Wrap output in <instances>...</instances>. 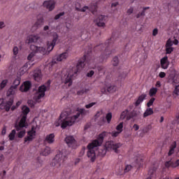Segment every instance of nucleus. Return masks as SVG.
<instances>
[{"instance_id": "a18cd8bd", "label": "nucleus", "mask_w": 179, "mask_h": 179, "mask_svg": "<svg viewBox=\"0 0 179 179\" xmlns=\"http://www.w3.org/2000/svg\"><path fill=\"white\" fill-rule=\"evenodd\" d=\"M173 41H171V39H169L167 41H166V47H171L173 46Z\"/></svg>"}, {"instance_id": "8fccbe9b", "label": "nucleus", "mask_w": 179, "mask_h": 179, "mask_svg": "<svg viewBox=\"0 0 179 179\" xmlns=\"http://www.w3.org/2000/svg\"><path fill=\"white\" fill-rule=\"evenodd\" d=\"M120 134H121V132L114 131L111 133V135H112V136L117 138V136H118V135H120Z\"/></svg>"}, {"instance_id": "5701e85b", "label": "nucleus", "mask_w": 179, "mask_h": 179, "mask_svg": "<svg viewBox=\"0 0 179 179\" xmlns=\"http://www.w3.org/2000/svg\"><path fill=\"white\" fill-rule=\"evenodd\" d=\"M16 90H17V88H16L13 85H11V87L8 89L7 92L8 97H9V96H13V94L16 93Z\"/></svg>"}, {"instance_id": "09e8293b", "label": "nucleus", "mask_w": 179, "mask_h": 179, "mask_svg": "<svg viewBox=\"0 0 179 179\" xmlns=\"http://www.w3.org/2000/svg\"><path fill=\"white\" fill-rule=\"evenodd\" d=\"M166 54H171V52H173V48L166 47Z\"/></svg>"}, {"instance_id": "9b49d317", "label": "nucleus", "mask_w": 179, "mask_h": 179, "mask_svg": "<svg viewBox=\"0 0 179 179\" xmlns=\"http://www.w3.org/2000/svg\"><path fill=\"white\" fill-rule=\"evenodd\" d=\"M69 57V53H68V51H66L64 52H62L59 55H58L56 58H55L52 60V64H57V62H62V61H65L66 58Z\"/></svg>"}, {"instance_id": "37998d69", "label": "nucleus", "mask_w": 179, "mask_h": 179, "mask_svg": "<svg viewBox=\"0 0 179 179\" xmlns=\"http://www.w3.org/2000/svg\"><path fill=\"white\" fill-rule=\"evenodd\" d=\"M8 83V80H3L1 83V88L3 89V87H5V86H6Z\"/></svg>"}, {"instance_id": "423d86ee", "label": "nucleus", "mask_w": 179, "mask_h": 179, "mask_svg": "<svg viewBox=\"0 0 179 179\" xmlns=\"http://www.w3.org/2000/svg\"><path fill=\"white\" fill-rule=\"evenodd\" d=\"M111 47H113V45L110 41H108L104 44L99 45V48H101L102 51H105L103 54L101 55V59L99 60V62H104V59L108 58V55H111V54L114 52V50H111Z\"/></svg>"}, {"instance_id": "39448f33", "label": "nucleus", "mask_w": 179, "mask_h": 179, "mask_svg": "<svg viewBox=\"0 0 179 179\" xmlns=\"http://www.w3.org/2000/svg\"><path fill=\"white\" fill-rule=\"evenodd\" d=\"M22 113L23 116L18 123H15V128L16 131H22V128H27L29 124L26 122V120H27V114L30 113V108L26 106H22Z\"/></svg>"}, {"instance_id": "052dcab7", "label": "nucleus", "mask_w": 179, "mask_h": 179, "mask_svg": "<svg viewBox=\"0 0 179 179\" xmlns=\"http://www.w3.org/2000/svg\"><path fill=\"white\" fill-rule=\"evenodd\" d=\"M133 128H134V131H138V129H139V125L134 124L133 126Z\"/></svg>"}, {"instance_id": "864d4df0", "label": "nucleus", "mask_w": 179, "mask_h": 179, "mask_svg": "<svg viewBox=\"0 0 179 179\" xmlns=\"http://www.w3.org/2000/svg\"><path fill=\"white\" fill-rule=\"evenodd\" d=\"M148 131H150V126H147V127H145L143 129V132L144 134H148Z\"/></svg>"}, {"instance_id": "13d9d810", "label": "nucleus", "mask_w": 179, "mask_h": 179, "mask_svg": "<svg viewBox=\"0 0 179 179\" xmlns=\"http://www.w3.org/2000/svg\"><path fill=\"white\" fill-rule=\"evenodd\" d=\"M159 78H165L166 77V73L160 72L159 74Z\"/></svg>"}, {"instance_id": "774afa93", "label": "nucleus", "mask_w": 179, "mask_h": 179, "mask_svg": "<svg viewBox=\"0 0 179 179\" xmlns=\"http://www.w3.org/2000/svg\"><path fill=\"white\" fill-rule=\"evenodd\" d=\"M178 166H179V159L176 161L175 165H173V167H178Z\"/></svg>"}, {"instance_id": "473e14b6", "label": "nucleus", "mask_w": 179, "mask_h": 179, "mask_svg": "<svg viewBox=\"0 0 179 179\" xmlns=\"http://www.w3.org/2000/svg\"><path fill=\"white\" fill-rule=\"evenodd\" d=\"M15 136H16V130L13 129L8 135V138H9L10 141H14Z\"/></svg>"}, {"instance_id": "f257e3e1", "label": "nucleus", "mask_w": 179, "mask_h": 179, "mask_svg": "<svg viewBox=\"0 0 179 179\" xmlns=\"http://www.w3.org/2000/svg\"><path fill=\"white\" fill-rule=\"evenodd\" d=\"M105 135L106 132L102 133L99 135L98 139L94 140L87 145L88 151L87 155L90 159L91 162H94V160H96V153H98V155L101 156V157H104V156H106L107 150H113L115 153H120V150H118V149H120L122 145L114 141H108L106 143V146L101 147V148H99L98 150L94 151V148H97V146H100V145L103 143Z\"/></svg>"}, {"instance_id": "f3484780", "label": "nucleus", "mask_w": 179, "mask_h": 179, "mask_svg": "<svg viewBox=\"0 0 179 179\" xmlns=\"http://www.w3.org/2000/svg\"><path fill=\"white\" fill-rule=\"evenodd\" d=\"M117 90V88L115 87V86L113 85H110L106 88H103L101 90V92L102 93H114V92H115V90Z\"/></svg>"}, {"instance_id": "79ce46f5", "label": "nucleus", "mask_w": 179, "mask_h": 179, "mask_svg": "<svg viewBox=\"0 0 179 179\" xmlns=\"http://www.w3.org/2000/svg\"><path fill=\"white\" fill-rule=\"evenodd\" d=\"M156 100V99L155 98H151L150 99V101H148V103H147V106L148 107H150V106H153V103H155V101Z\"/></svg>"}, {"instance_id": "2eb2a0df", "label": "nucleus", "mask_w": 179, "mask_h": 179, "mask_svg": "<svg viewBox=\"0 0 179 179\" xmlns=\"http://www.w3.org/2000/svg\"><path fill=\"white\" fill-rule=\"evenodd\" d=\"M43 6L49 10H52L55 8V3L52 1H45L43 2Z\"/></svg>"}, {"instance_id": "a878e982", "label": "nucleus", "mask_w": 179, "mask_h": 179, "mask_svg": "<svg viewBox=\"0 0 179 179\" xmlns=\"http://www.w3.org/2000/svg\"><path fill=\"white\" fill-rule=\"evenodd\" d=\"M51 153V148L50 147H46L41 151V155L42 156H48Z\"/></svg>"}, {"instance_id": "c756f323", "label": "nucleus", "mask_w": 179, "mask_h": 179, "mask_svg": "<svg viewBox=\"0 0 179 179\" xmlns=\"http://www.w3.org/2000/svg\"><path fill=\"white\" fill-rule=\"evenodd\" d=\"M152 114H153V109L148 108L145 111L143 114V117H149V115H152Z\"/></svg>"}, {"instance_id": "bb28decb", "label": "nucleus", "mask_w": 179, "mask_h": 179, "mask_svg": "<svg viewBox=\"0 0 179 179\" xmlns=\"http://www.w3.org/2000/svg\"><path fill=\"white\" fill-rule=\"evenodd\" d=\"M125 78H127V72L124 71H119L118 73V76H117V80L121 81V80H124V79H125Z\"/></svg>"}, {"instance_id": "58836bf2", "label": "nucleus", "mask_w": 179, "mask_h": 179, "mask_svg": "<svg viewBox=\"0 0 179 179\" xmlns=\"http://www.w3.org/2000/svg\"><path fill=\"white\" fill-rule=\"evenodd\" d=\"M118 62H119L118 57H115L112 61V64H113V66H117V65H118Z\"/></svg>"}, {"instance_id": "338daca9", "label": "nucleus", "mask_w": 179, "mask_h": 179, "mask_svg": "<svg viewBox=\"0 0 179 179\" xmlns=\"http://www.w3.org/2000/svg\"><path fill=\"white\" fill-rule=\"evenodd\" d=\"M155 86L156 87H160V86H162V83H160V81H157Z\"/></svg>"}, {"instance_id": "ea45409f", "label": "nucleus", "mask_w": 179, "mask_h": 179, "mask_svg": "<svg viewBox=\"0 0 179 179\" xmlns=\"http://www.w3.org/2000/svg\"><path fill=\"white\" fill-rule=\"evenodd\" d=\"M111 118H113V114H111V113H108L106 115V120H107L108 124H110V122H111Z\"/></svg>"}, {"instance_id": "ddd939ff", "label": "nucleus", "mask_w": 179, "mask_h": 179, "mask_svg": "<svg viewBox=\"0 0 179 179\" xmlns=\"http://www.w3.org/2000/svg\"><path fill=\"white\" fill-rule=\"evenodd\" d=\"M106 17L105 15H99L96 20V26L99 27H104V26H106V23H104V22H106Z\"/></svg>"}, {"instance_id": "9d476101", "label": "nucleus", "mask_w": 179, "mask_h": 179, "mask_svg": "<svg viewBox=\"0 0 179 179\" xmlns=\"http://www.w3.org/2000/svg\"><path fill=\"white\" fill-rule=\"evenodd\" d=\"M65 142L68 145L69 148H72V149H76L78 146V143L73 136H68L65 138Z\"/></svg>"}, {"instance_id": "e433bc0d", "label": "nucleus", "mask_w": 179, "mask_h": 179, "mask_svg": "<svg viewBox=\"0 0 179 179\" xmlns=\"http://www.w3.org/2000/svg\"><path fill=\"white\" fill-rule=\"evenodd\" d=\"M122 128H124V123L123 122H120L117 127H116V129L117 131L119 132H122Z\"/></svg>"}, {"instance_id": "f03ea898", "label": "nucleus", "mask_w": 179, "mask_h": 179, "mask_svg": "<svg viewBox=\"0 0 179 179\" xmlns=\"http://www.w3.org/2000/svg\"><path fill=\"white\" fill-rule=\"evenodd\" d=\"M86 65V56H84L83 59L79 60L76 66L72 67L71 72L70 73L64 75L62 80L64 85H67L69 87L72 86V80H73V76L80 72Z\"/></svg>"}, {"instance_id": "c85d7f7f", "label": "nucleus", "mask_w": 179, "mask_h": 179, "mask_svg": "<svg viewBox=\"0 0 179 179\" xmlns=\"http://www.w3.org/2000/svg\"><path fill=\"white\" fill-rule=\"evenodd\" d=\"M43 24H44V21L43 18H40L36 22V23L34 25V27H36V28L41 27Z\"/></svg>"}, {"instance_id": "4468645a", "label": "nucleus", "mask_w": 179, "mask_h": 179, "mask_svg": "<svg viewBox=\"0 0 179 179\" xmlns=\"http://www.w3.org/2000/svg\"><path fill=\"white\" fill-rule=\"evenodd\" d=\"M30 87H31V83L30 81H25L24 84L20 86V92H29Z\"/></svg>"}, {"instance_id": "4be33fe9", "label": "nucleus", "mask_w": 179, "mask_h": 179, "mask_svg": "<svg viewBox=\"0 0 179 179\" xmlns=\"http://www.w3.org/2000/svg\"><path fill=\"white\" fill-rule=\"evenodd\" d=\"M54 138H55L54 134H50L46 136L45 142H47L48 143H54Z\"/></svg>"}, {"instance_id": "a211bd4d", "label": "nucleus", "mask_w": 179, "mask_h": 179, "mask_svg": "<svg viewBox=\"0 0 179 179\" xmlns=\"http://www.w3.org/2000/svg\"><path fill=\"white\" fill-rule=\"evenodd\" d=\"M12 104H13V96L10 97V99L4 103V110L6 111H9L10 110V107H12Z\"/></svg>"}, {"instance_id": "72a5a7b5", "label": "nucleus", "mask_w": 179, "mask_h": 179, "mask_svg": "<svg viewBox=\"0 0 179 179\" xmlns=\"http://www.w3.org/2000/svg\"><path fill=\"white\" fill-rule=\"evenodd\" d=\"M156 93H157V88L156 87H152L150 90L149 92V96L150 97H153V96H155L156 94Z\"/></svg>"}, {"instance_id": "1a4fd4ad", "label": "nucleus", "mask_w": 179, "mask_h": 179, "mask_svg": "<svg viewBox=\"0 0 179 179\" xmlns=\"http://www.w3.org/2000/svg\"><path fill=\"white\" fill-rule=\"evenodd\" d=\"M27 136L24 138V143H30L36 138V128L31 127V129L27 132Z\"/></svg>"}, {"instance_id": "f8f14e48", "label": "nucleus", "mask_w": 179, "mask_h": 179, "mask_svg": "<svg viewBox=\"0 0 179 179\" xmlns=\"http://www.w3.org/2000/svg\"><path fill=\"white\" fill-rule=\"evenodd\" d=\"M30 49L32 50L33 51L27 57V59L29 61H31V59H33V57L36 55V52H38V51H43V50H44V48H38L34 45H31Z\"/></svg>"}, {"instance_id": "dca6fc26", "label": "nucleus", "mask_w": 179, "mask_h": 179, "mask_svg": "<svg viewBox=\"0 0 179 179\" xmlns=\"http://www.w3.org/2000/svg\"><path fill=\"white\" fill-rule=\"evenodd\" d=\"M169 57L165 56L161 59V66L163 69H167V68H169Z\"/></svg>"}, {"instance_id": "4c0bfd02", "label": "nucleus", "mask_w": 179, "mask_h": 179, "mask_svg": "<svg viewBox=\"0 0 179 179\" xmlns=\"http://www.w3.org/2000/svg\"><path fill=\"white\" fill-rule=\"evenodd\" d=\"M127 115H128V110H124L121 115H120V119L121 120H125V117H127Z\"/></svg>"}, {"instance_id": "393cba45", "label": "nucleus", "mask_w": 179, "mask_h": 179, "mask_svg": "<svg viewBox=\"0 0 179 179\" xmlns=\"http://www.w3.org/2000/svg\"><path fill=\"white\" fill-rule=\"evenodd\" d=\"M146 96H147L146 94H143L140 96H138V99L135 103L136 107H138V106H139V104H141V103L143 101L144 99H146Z\"/></svg>"}, {"instance_id": "c03bdc74", "label": "nucleus", "mask_w": 179, "mask_h": 179, "mask_svg": "<svg viewBox=\"0 0 179 179\" xmlns=\"http://www.w3.org/2000/svg\"><path fill=\"white\" fill-rule=\"evenodd\" d=\"M65 26H66V28L69 30V29H71L72 28V24H71V21L69 22H66L65 23Z\"/></svg>"}, {"instance_id": "6e6d98bb", "label": "nucleus", "mask_w": 179, "mask_h": 179, "mask_svg": "<svg viewBox=\"0 0 179 179\" xmlns=\"http://www.w3.org/2000/svg\"><path fill=\"white\" fill-rule=\"evenodd\" d=\"M13 54L14 55H17L18 52H19V48L17 47H14L13 48Z\"/></svg>"}, {"instance_id": "de8ad7c7", "label": "nucleus", "mask_w": 179, "mask_h": 179, "mask_svg": "<svg viewBox=\"0 0 179 179\" xmlns=\"http://www.w3.org/2000/svg\"><path fill=\"white\" fill-rule=\"evenodd\" d=\"M141 16H145V10H143L142 12L138 13L136 15V17L137 19H139V17H141Z\"/></svg>"}, {"instance_id": "a19ab883", "label": "nucleus", "mask_w": 179, "mask_h": 179, "mask_svg": "<svg viewBox=\"0 0 179 179\" xmlns=\"http://www.w3.org/2000/svg\"><path fill=\"white\" fill-rule=\"evenodd\" d=\"M65 15V12L59 13V14L56 15L55 16V20H58L61 17L64 16Z\"/></svg>"}, {"instance_id": "3c124183", "label": "nucleus", "mask_w": 179, "mask_h": 179, "mask_svg": "<svg viewBox=\"0 0 179 179\" xmlns=\"http://www.w3.org/2000/svg\"><path fill=\"white\" fill-rule=\"evenodd\" d=\"M94 75V71L93 70H91L90 72L87 73V78H92Z\"/></svg>"}, {"instance_id": "aec40b11", "label": "nucleus", "mask_w": 179, "mask_h": 179, "mask_svg": "<svg viewBox=\"0 0 179 179\" xmlns=\"http://www.w3.org/2000/svg\"><path fill=\"white\" fill-rule=\"evenodd\" d=\"M38 38H40V37H38V36L31 35L28 37L27 43H28V44H31L33 43H37V41H38Z\"/></svg>"}, {"instance_id": "6e6552de", "label": "nucleus", "mask_w": 179, "mask_h": 179, "mask_svg": "<svg viewBox=\"0 0 179 179\" xmlns=\"http://www.w3.org/2000/svg\"><path fill=\"white\" fill-rule=\"evenodd\" d=\"M169 76V83H179V76L176 75V70L174 69H170L168 71Z\"/></svg>"}, {"instance_id": "680f3d73", "label": "nucleus", "mask_w": 179, "mask_h": 179, "mask_svg": "<svg viewBox=\"0 0 179 179\" xmlns=\"http://www.w3.org/2000/svg\"><path fill=\"white\" fill-rule=\"evenodd\" d=\"M158 30L157 29H155L152 31V36H157Z\"/></svg>"}, {"instance_id": "5fc2aeb1", "label": "nucleus", "mask_w": 179, "mask_h": 179, "mask_svg": "<svg viewBox=\"0 0 179 179\" xmlns=\"http://www.w3.org/2000/svg\"><path fill=\"white\" fill-rule=\"evenodd\" d=\"M166 167H170V166H172V167H174V165L173 164V162L171 161L166 162L165 164Z\"/></svg>"}, {"instance_id": "6ab92c4d", "label": "nucleus", "mask_w": 179, "mask_h": 179, "mask_svg": "<svg viewBox=\"0 0 179 179\" xmlns=\"http://www.w3.org/2000/svg\"><path fill=\"white\" fill-rule=\"evenodd\" d=\"M42 75H41V70H36L34 73V79L36 82H40L41 80Z\"/></svg>"}, {"instance_id": "e2e57ef3", "label": "nucleus", "mask_w": 179, "mask_h": 179, "mask_svg": "<svg viewBox=\"0 0 179 179\" xmlns=\"http://www.w3.org/2000/svg\"><path fill=\"white\" fill-rule=\"evenodd\" d=\"M2 135H6V127H3L1 131Z\"/></svg>"}, {"instance_id": "603ef678", "label": "nucleus", "mask_w": 179, "mask_h": 179, "mask_svg": "<svg viewBox=\"0 0 179 179\" xmlns=\"http://www.w3.org/2000/svg\"><path fill=\"white\" fill-rule=\"evenodd\" d=\"M131 169H132V166L127 165L124 169V173H128V171H130Z\"/></svg>"}, {"instance_id": "c9c22d12", "label": "nucleus", "mask_w": 179, "mask_h": 179, "mask_svg": "<svg viewBox=\"0 0 179 179\" xmlns=\"http://www.w3.org/2000/svg\"><path fill=\"white\" fill-rule=\"evenodd\" d=\"M74 6L76 8V10H78V12H80V9L82 8V5L79 2H76L74 3Z\"/></svg>"}, {"instance_id": "f704fd0d", "label": "nucleus", "mask_w": 179, "mask_h": 179, "mask_svg": "<svg viewBox=\"0 0 179 179\" xmlns=\"http://www.w3.org/2000/svg\"><path fill=\"white\" fill-rule=\"evenodd\" d=\"M24 135H26V130H21L17 134V137L22 138L24 136Z\"/></svg>"}, {"instance_id": "412c9836", "label": "nucleus", "mask_w": 179, "mask_h": 179, "mask_svg": "<svg viewBox=\"0 0 179 179\" xmlns=\"http://www.w3.org/2000/svg\"><path fill=\"white\" fill-rule=\"evenodd\" d=\"M57 41H58V34L54 33L53 39L52 42H50L51 50H54V47H55V45L57 44Z\"/></svg>"}, {"instance_id": "2f4dec72", "label": "nucleus", "mask_w": 179, "mask_h": 179, "mask_svg": "<svg viewBox=\"0 0 179 179\" xmlns=\"http://www.w3.org/2000/svg\"><path fill=\"white\" fill-rule=\"evenodd\" d=\"M20 80H21L20 77H17V79H15L13 83V86L17 89V86L20 85Z\"/></svg>"}, {"instance_id": "0e129e2a", "label": "nucleus", "mask_w": 179, "mask_h": 179, "mask_svg": "<svg viewBox=\"0 0 179 179\" xmlns=\"http://www.w3.org/2000/svg\"><path fill=\"white\" fill-rule=\"evenodd\" d=\"M84 93H85V90H82L78 92V94L79 96H82V94H84Z\"/></svg>"}, {"instance_id": "7c9ffc66", "label": "nucleus", "mask_w": 179, "mask_h": 179, "mask_svg": "<svg viewBox=\"0 0 179 179\" xmlns=\"http://www.w3.org/2000/svg\"><path fill=\"white\" fill-rule=\"evenodd\" d=\"M137 115H139V112H137L136 110H132L130 113L129 116H127V120H131V118H134V117H137Z\"/></svg>"}, {"instance_id": "49530a36", "label": "nucleus", "mask_w": 179, "mask_h": 179, "mask_svg": "<svg viewBox=\"0 0 179 179\" xmlns=\"http://www.w3.org/2000/svg\"><path fill=\"white\" fill-rule=\"evenodd\" d=\"M93 106H96V102H92L89 104L85 105V108H92V107H93Z\"/></svg>"}, {"instance_id": "20e7f679", "label": "nucleus", "mask_w": 179, "mask_h": 179, "mask_svg": "<svg viewBox=\"0 0 179 179\" xmlns=\"http://www.w3.org/2000/svg\"><path fill=\"white\" fill-rule=\"evenodd\" d=\"M69 155V151L66 150H62L59 151L55 155V158L52 161V166L53 167H57L59 169L66 159H68V155Z\"/></svg>"}, {"instance_id": "b1692460", "label": "nucleus", "mask_w": 179, "mask_h": 179, "mask_svg": "<svg viewBox=\"0 0 179 179\" xmlns=\"http://www.w3.org/2000/svg\"><path fill=\"white\" fill-rule=\"evenodd\" d=\"M88 8L89 10H90V12H92V13L94 15V13L96 12V10H97V3H92L91 4H90V6H88Z\"/></svg>"}, {"instance_id": "4d7b16f0", "label": "nucleus", "mask_w": 179, "mask_h": 179, "mask_svg": "<svg viewBox=\"0 0 179 179\" xmlns=\"http://www.w3.org/2000/svg\"><path fill=\"white\" fill-rule=\"evenodd\" d=\"M86 10H89V6H85L83 8L80 10V12H86Z\"/></svg>"}, {"instance_id": "7ed1b4c3", "label": "nucleus", "mask_w": 179, "mask_h": 179, "mask_svg": "<svg viewBox=\"0 0 179 179\" xmlns=\"http://www.w3.org/2000/svg\"><path fill=\"white\" fill-rule=\"evenodd\" d=\"M85 109H80L79 112L77 113L76 115L69 117H64V115L61 114L57 122L55 123V127H59L61 125L62 129H65L66 127H72L76 120L79 118L80 114H85Z\"/></svg>"}, {"instance_id": "0eeeda50", "label": "nucleus", "mask_w": 179, "mask_h": 179, "mask_svg": "<svg viewBox=\"0 0 179 179\" xmlns=\"http://www.w3.org/2000/svg\"><path fill=\"white\" fill-rule=\"evenodd\" d=\"M47 87L45 85H41L38 87V92L35 94L34 98L36 101H39L42 97L45 96V92H47V89H50V85H51V81L48 80L46 83Z\"/></svg>"}, {"instance_id": "cd10ccee", "label": "nucleus", "mask_w": 179, "mask_h": 179, "mask_svg": "<svg viewBox=\"0 0 179 179\" xmlns=\"http://www.w3.org/2000/svg\"><path fill=\"white\" fill-rule=\"evenodd\" d=\"M176 148H177V143L174 141L171 145L170 150L168 152V156H171V155L174 154V149H176Z\"/></svg>"}, {"instance_id": "69168bd1", "label": "nucleus", "mask_w": 179, "mask_h": 179, "mask_svg": "<svg viewBox=\"0 0 179 179\" xmlns=\"http://www.w3.org/2000/svg\"><path fill=\"white\" fill-rule=\"evenodd\" d=\"M5 27V22H0V29H3Z\"/></svg>"}, {"instance_id": "bf43d9fd", "label": "nucleus", "mask_w": 179, "mask_h": 179, "mask_svg": "<svg viewBox=\"0 0 179 179\" xmlns=\"http://www.w3.org/2000/svg\"><path fill=\"white\" fill-rule=\"evenodd\" d=\"M127 13H128L129 15H131V14L134 13V8H129V9L127 10Z\"/></svg>"}]
</instances>
